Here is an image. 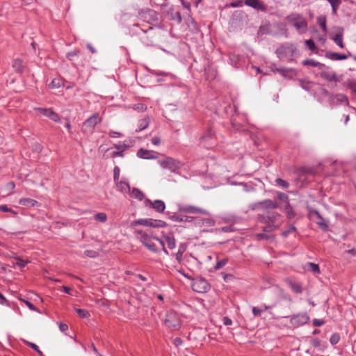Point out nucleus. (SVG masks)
<instances>
[{
  "instance_id": "nucleus-25",
  "label": "nucleus",
  "mask_w": 356,
  "mask_h": 356,
  "mask_svg": "<svg viewBox=\"0 0 356 356\" xmlns=\"http://www.w3.org/2000/svg\"><path fill=\"white\" fill-rule=\"evenodd\" d=\"M321 76L327 81L339 82L340 81L335 72L323 71L321 73Z\"/></svg>"
},
{
  "instance_id": "nucleus-54",
  "label": "nucleus",
  "mask_w": 356,
  "mask_h": 356,
  "mask_svg": "<svg viewBox=\"0 0 356 356\" xmlns=\"http://www.w3.org/2000/svg\"><path fill=\"white\" fill-rule=\"evenodd\" d=\"M336 98H337V101H339L340 102L348 103V98H347V97L345 95L338 94V95H336Z\"/></svg>"
},
{
  "instance_id": "nucleus-38",
  "label": "nucleus",
  "mask_w": 356,
  "mask_h": 356,
  "mask_svg": "<svg viewBox=\"0 0 356 356\" xmlns=\"http://www.w3.org/2000/svg\"><path fill=\"white\" fill-rule=\"evenodd\" d=\"M277 195L278 199L280 201H282L284 203H285V207H290V204H289V197H288L287 195H286L285 193H282V192H278Z\"/></svg>"
},
{
  "instance_id": "nucleus-49",
  "label": "nucleus",
  "mask_w": 356,
  "mask_h": 356,
  "mask_svg": "<svg viewBox=\"0 0 356 356\" xmlns=\"http://www.w3.org/2000/svg\"><path fill=\"white\" fill-rule=\"evenodd\" d=\"M296 231V228L293 225H291L287 229L282 232V236L284 237H286L289 234L295 232Z\"/></svg>"
},
{
  "instance_id": "nucleus-5",
  "label": "nucleus",
  "mask_w": 356,
  "mask_h": 356,
  "mask_svg": "<svg viewBox=\"0 0 356 356\" xmlns=\"http://www.w3.org/2000/svg\"><path fill=\"white\" fill-rule=\"evenodd\" d=\"M164 323L169 328L174 330L179 328L181 322L179 314L175 311L167 312Z\"/></svg>"
},
{
  "instance_id": "nucleus-8",
  "label": "nucleus",
  "mask_w": 356,
  "mask_h": 356,
  "mask_svg": "<svg viewBox=\"0 0 356 356\" xmlns=\"http://www.w3.org/2000/svg\"><path fill=\"white\" fill-rule=\"evenodd\" d=\"M100 122L99 115L95 113L83 123L81 130L84 133L92 132L95 127Z\"/></svg>"
},
{
  "instance_id": "nucleus-15",
  "label": "nucleus",
  "mask_w": 356,
  "mask_h": 356,
  "mask_svg": "<svg viewBox=\"0 0 356 356\" xmlns=\"http://www.w3.org/2000/svg\"><path fill=\"white\" fill-rule=\"evenodd\" d=\"M139 15L147 22L150 21H157L158 19L157 13L152 9L142 10L139 12Z\"/></svg>"
},
{
  "instance_id": "nucleus-58",
  "label": "nucleus",
  "mask_w": 356,
  "mask_h": 356,
  "mask_svg": "<svg viewBox=\"0 0 356 356\" xmlns=\"http://www.w3.org/2000/svg\"><path fill=\"white\" fill-rule=\"evenodd\" d=\"M78 53H79V51H77V50H74V51H72L68 52V53L67 54V55H66V57H67L69 60H72V58H73L74 56H76L78 54Z\"/></svg>"
},
{
  "instance_id": "nucleus-55",
  "label": "nucleus",
  "mask_w": 356,
  "mask_h": 356,
  "mask_svg": "<svg viewBox=\"0 0 356 356\" xmlns=\"http://www.w3.org/2000/svg\"><path fill=\"white\" fill-rule=\"evenodd\" d=\"M255 238H256V239L259 240V241L267 240V239H268L269 236L266 234H264V233H258V234H255Z\"/></svg>"
},
{
  "instance_id": "nucleus-28",
  "label": "nucleus",
  "mask_w": 356,
  "mask_h": 356,
  "mask_svg": "<svg viewBox=\"0 0 356 356\" xmlns=\"http://www.w3.org/2000/svg\"><path fill=\"white\" fill-rule=\"evenodd\" d=\"M19 203L21 205L29 207H38L39 205V203L33 199L31 198H21L19 200Z\"/></svg>"
},
{
  "instance_id": "nucleus-23",
  "label": "nucleus",
  "mask_w": 356,
  "mask_h": 356,
  "mask_svg": "<svg viewBox=\"0 0 356 356\" xmlns=\"http://www.w3.org/2000/svg\"><path fill=\"white\" fill-rule=\"evenodd\" d=\"M113 147L117 150L112 152L111 156L112 157H116V156L123 157L124 156V151L127 147V145L124 143L122 144V143H120L118 144L114 145Z\"/></svg>"
},
{
  "instance_id": "nucleus-12",
  "label": "nucleus",
  "mask_w": 356,
  "mask_h": 356,
  "mask_svg": "<svg viewBox=\"0 0 356 356\" xmlns=\"http://www.w3.org/2000/svg\"><path fill=\"white\" fill-rule=\"evenodd\" d=\"M34 110L38 111L40 114L49 118L54 122H58L60 120L59 115L56 113H55L51 108H35Z\"/></svg>"
},
{
  "instance_id": "nucleus-39",
  "label": "nucleus",
  "mask_w": 356,
  "mask_h": 356,
  "mask_svg": "<svg viewBox=\"0 0 356 356\" xmlns=\"http://www.w3.org/2000/svg\"><path fill=\"white\" fill-rule=\"evenodd\" d=\"M228 263V259L224 258L220 260L217 261L215 266H213L216 270H220L222 268L227 264Z\"/></svg>"
},
{
  "instance_id": "nucleus-51",
  "label": "nucleus",
  "mask_w": 356,
  "mask_h": 356,
  "mask_svg": "<svg viewBox=\"0 0 356 356\" xmlns=\"http://www.w3.org/2000/svg\"><path fill=\"white\" fill-rule=\"evenodd\" d=\"M305 43L310 50L314 51L316 49L315 43L312 40H307Z\"/></svg>"
},
{
  "instance_id": "nucleus-63",
  "label": "nucleus",
  "mask_w": 356,
  "mask_h": 356,
  "mask_svg": "<svg viewBox=\"0 0 356 356\" xmlns=\"http://www.w3.org/2000/svg\"><path fill=\"white\" fill-rule=\"evenodd\" d=\"M29 346L33 350H36L40 355L42 354V353L40 350L39 347L35 343H29Z\"/></svg>"
},
{
  "instance_id": "nucleus-60",
  "label": "nucleus",
  "mask_w": 356,
  "mask_h": 356,
  "mask_svg": "<svg viewBox=\"0 0 356 356\" xmlns=\"http://www.w3.org/2000/svg\"><path fill=\"white\" fill-rule=\"evenodd\" d=\"M122 134L118 131H111L109 132V136L111 138H119L121 137Z\"/></svg>"
},
{
  "instance_id": "nucleus-3",
  "label": "nucleus",
  "mask_w": 356,
  "mask_h": 356,
  "mask_svg": "<svg viewBox=\"0 0 356 356\" xmlns=\"http://www.w3.org/2000/svg\"><path fill=\"white\" fill-rule=\"evenodd\" d=\"M287 21L291 23L299 32H305L307 22L304 17L298 13H292L286 17Z\"/></svg>"
},
{
  "instance_id": "nucleus-21",
  "label": "nucleus",
  "mask_w": 356,
  "mask_h": 356,
  "mask_svg": "<svg viewBox=\"0 0 356 356\" xmlns=\"http://www.w3.org/2000/svg\"><path fill=\"white\" fill-rule=\"evenodd\" d=\"M311 213H314L316 217V223L324 231H327L328 229V225L324 220V218L321 216L320 213L317 211H313Z\"/></svg>"
},
{
  "instance_id": "nucleus-62",
  "label": "nucleus",
  "mask_w": 356,
  "mask_h": 356,
  "mask_svg": "<svg viewBox=\"0 0 356 356\" xmlns=\"http://www.w3.org/2000/svg\"><path fill=\"white\" fill-rule=\"evenodd\" d=\"M151 142L154 145H159L161 143V139L158 136H154L152 138Z\"/></svg>"
},
{
  "instance_id": "nucleus-47",
  "label": "nucleus",
  "mask_w": 356,
  "mask_h": 356,
  "mask_svg": "<svg viewBox=\"0 0 356 356\" xmlns=\"http://www.w3.org/2000/svg\"><path fill=\"white\" fill-rule=\"evenodd\" d=\"M120 169L118 166H115L113 169V179H114V181L115 183V182H118L120 179Z\"/></svg>"
},
{
  "instance_id": "nucleus-20",
  "label": "nucleus",
  "mask_w": 356,
  "mask_h": 356,
  "mask_svg": "<svg viewBox=\"0 0 356 356\" xmlns=\"http://www.w3.org/2000/svg\"><path fill=\"white\" fill-rule=\"evenodd\" d=\"M275 306V304H273V305H266L265 304L261 305L260 307H252V314L254 316H259L262 312L267 311L268 309H272Z\"/></svg>"
},
{
  "instance_id": "nucleus-7",
  "label": "nucleus",
  "mask_w": 356,
  "mask_h": 356,
  "mask_svg": "<svg viewBox=\"0 0 356 356\" xmlns=\"http://www.w3.org/2000/svg\"><path fill=\"white\" fill-rule=\"evenodd\" d=\"M137 225H143L151 227H163L165 225V222L162 220H154L151 218H144L134 220L131 223V227H132Z\"/></svg>"
},
{
  "instance_id": "nucleus-32",
  "label": "nucleus",
  "mask_w": 356,
  "mask_h": 356,
  "mask_svg": "<svg viewBox=\"0 0 356 356\" xmlns=\"http://www.w3.org/2000/svg\"><path fill=\"white\" fill-rule=\"evenodd\" d=\"M289 286L295 293L300 294L302 292V288L299 282L291 281Z\"/></svg>"
},
{
  "instance_id": "nucleus-16",
  "label": "nucleus",
  "mask_w": 356,
  "mask_h": 356,
  "mask_svg": "<svg viewBox=\"0 0 356 356\" xmlns=\"http://www.w3.org/2000/svg\"><path fill=\"white\" fill-rule=\"evenodd\" d=\"M278 204L276 202L267 199L254 204V209L261 208L262 209H276Z\"/></svg>"
},
{
  "instance_id": "nucleus-44",
  "label": "nucleus",
  "mask_w": 356,
  "mask_h": 356,
  "mask_svg": "<svg viewBox=\"0 0 356 356\" xmlns=\"http://www.w3.org/2000/svg\"><path fill=\"white\" fill-rule=\"evenodd\" d=\"M339 340H340L339 334L337 333H334V334H332V336L330 339V342L332 345H336L337 343H339Z\"/></svg>"
},
{
  "instance_id": "nucleus-35",
  "label": "nucleus",
  "mask_w": 356,
  "mask_h": 356,
  "mask_svg": "<svg viewBox=\"0 0 356 356\" xmlns=\"http://www.w3.org/2000/svg\"><path fill=\"white\" fill-rule=\"evenodd\" d=\"M149 125V120L147 118H143L138 121V129L136 131H141L145 129Z\"/></svg>"
},
{
  "instance_id": "nucleus-18",
  "label": "nucleus",
  "mask_w": 356,
  "mask_h": 356,
  "mask_svg": "<svg viewBox=\"0 0 356 356\" xmlns=\"http://www.w3.org/2000/svg\"><path fill=\"white\" fill-rule=\"evenodd\" d=\"M213 140V134L211 131H208L200 138L201 144L206 148H210L213 145L212 143H210V140Z\"/></svg>"
},
{
  "instance_id": "nucleus-13",
  "label": "nucleus",
  "mask_w": 356,
  "mask_h": 356,
  "mask_svg": "<svg viewBox=\"0 0 356 356\" xmlns=\"http://www.w3.org/2000/svg\"><path fill=\"white\" fill-rule=\"evenodd\" d=\"M145 206L154 209L156 211L159 213H163L165 209V204L164 202L159 200H156L152 202L150 200L147 199L145 201Z\"/></svg>"
},
{
  "instance_id": "nucleus-17",
  "label": "nucleus",
  "mask_w": 356,
  "mask_h": 356,
  "mask_svg": "<svg viewBox=\"0 0 356 356\" xmlns=\"http://www.w3.org/2000/svg\"><path fill=\"white\" fill-rule=\"evenodd\" d=\"M137 156L143 159H155L157 158L154 152L143 148L138 149L137 152Z\"/></svg>"
},
{
  "instance_id": "nucleus-10",
  "label": "nucleus",
  "mask_w": 356,
  "mask_h": 356,
  "mask_svg": "<svg viewBox=\"0 0 356 356\" xmlns=\"http://www.w3.org/2000/svg\"><path fill=\"white\" fill-rule=\"evenodd\" d=\"M310 318L306 313L298 314L291 318V323L295 327H299L307 323Z\"/></svg>"
},
{
  "instance_id": "nucleus-31",
  "label": "nucleus",
  "mask_w": 356,
  "mask_h": 356,
  "mask_svg": "<svg viewBox=\"0 0 356 356\" xmlns=\"http://www.w3.org/2000/svg\"><path fill=\"white\" fill-rule=\"evenodd\" d=\"M129 193L131 197L137 199L140 201L143 200L145 197L144 193L136 188H134L131 191L130 190Z\"/></svg>"
},
{
  "instance_id": "nucleus-59",
  "label": "nucleus",
  "mask_w": 356,
  "mask_h": 356,
  "mask_svg": "<svg viewBox=\"0 0 356 356\" xmlns=\"http://www.w3.org/2000/svg\"><path fill=\"white\" fill-rule=\"evenodd\" d=\"M285 209L286 210V214L289 218H293L295 216L293 211L292 210L291 206L289 207H285Z\"/></svg>"
},
{
  "instance_id": "nucleus-43",
  "label": "nucleus",
  "mask_w": 356,
  "mask_h": 356,
  "mask_svg": "<svg viewBox=\"0 0 356 356\" xmlns=\"http://www.w3.org/2000/svg\"><path fill=\"white\" fill-rule=\"evenodd\" d=\"M84 254L90 258H96L99 256V253L97 251L92 250H87L84 252Z\"/></svg>"
},
{
  "instance_id": "nucleus-52",
  "label": "nucleus",
  "mask_w": 356,
  "mask_h": 356,
  "mask_svg": "<svg viewBox=\"0 0 356 356\" xmlns=\"http://www.w3.org/2000/svg\"><path fill=\"white\" fill-rule=\"evenodd\" d=\"M61 86L60 81L59 80H53L49 85V87L51 88H58Z\"/></svg>"
},
{
  "instance_id": "nucleus-48",
  "label": "nucleus",
  "mask_w": 356,
  "mask_h": 356,
  "mask_svg": "<svg viewBox=\"0 0 356 356\" xmlns=\"http://www.w3.org/2000/svg\"><path fill=\"white\" fill-rule=\"evenodd\" d=\"M171 18L172 19L176 21L178 24L181 22V13L179 12H175V13L171 14Z\"/></svg>"
},
{
  "instance_id": "nucleus-19",
  "label": "nucleus",
  "mask_w": 356,
  "mask_h": 356,
  "mask_svg": "<svg viewBox=\"0 0 356 356\" xmlns=\"http://www.w3.org/2000/svg\"><path fill=\"white\" fill-rule=\"evenodd\" d=\"M194 224L201 227L202 225L213 226L215 223L214 220L210 218H199L193 217Z\"/></svg>"
},
{
  "instance_id": "nucleus-11",
  "label": "nucleus",
  "mask_w": 356,
  "mask_h": 356,
  "mask_svg": "<svg viewBox=\"0 0 356 356\" xmlns=\"http://www.w3.org/2000/svg\"><path fill=\"white\" fill-rule=\"evenodd\" d=\"M273 72H277L280 74L283 77L286 79H293L297 76V72L294 68L287 67H275L273 70Z\"/></svg>"
},
{
  "instance_id": "nucleus-30",
  "label": "nucleus",
  "mask_w": 356,
  "mask_h": 356,
  "mask_svg": "<svg viewBox=\"0 0 356 356\" xmlns=\"http://www.w3.org/2000/svg\"><path fill=\"white\" fill-rule=\"evenodd\" d=\"M13 67L17 73H22L24 72V67L23 65V61L20 58H15L13 60Z\"/></svg>"
},
{
  "instance_id": "nucleus-33",
  "label": "nucleus",
  "mask_w": 356,
  "mask_h": 356,
  "mask_svg": "<svg viewBox=\"0 0 356 356\" xmlns=\"http://www.w3.org/2000/svg\"><path fill=\"white\" fill-rule=\"evenodd\" d=\"M302 64L304 65H310V66H312V67H319V68H322L323 67H325V65L324 64H322L319 62H317L314 60H312V59H307V60H305L302 62Z\"/></svg>"
},
{
  "instance_id": "nucleus-6",
  "label": "nucleus",
  "mask_w": 356,
  "mask_h": 356,
  "mask_svg": "<svg viewBox=\"0 0 356 356\" xmlns=\"http://www.w3.org/2000/svg\"><path fill=\"white\" fill-rule=\"evenodd\" d=\"M191 287L197 293H206L209 290L210 284L204 278L197 277L192 280Z\"/></svg>"
},
{
  "instance_id": "nucleus-2",
  "label": "nucleus",
  "mask_w": 356,
  "mask_h": 356,
  "mask_svg": "<svg viewBox=\"0 0 356 356\" xmlns=\"http://www.w3.org/2000/svg\"><path fill=\"white\" fill-rule=\"evenodd\" d=\"M296 51V48L293 44L286 43L277 48L276 54L279 58L286 59L289 62H292Z\"/></svg>"
},
{
  "instance_id": "nucleus-24",
  "label": "nucleus",
  "mask_w": 356,
  "mask_h": 356,
  "mask_svg": "<svg viewBox=\"0 0 356 356\" xmlns=\"http://www.w3.org/2000/svg\"><path fill=\"white\" fill-rule=\"evenodd\" d=\"M134 234L142 243H144L146 241L149 240V238L152 236L149 233L141 229H136L134 231Z\"/></svg>"
},
{
  "instance_id": "nucleus-61",
  "label": "nucleus",
  "mask_w": 356,
  "mask_h": 356,
  "mask_svg": "<svg viewBox=\"0 0 356 356\" xmlns=\"http://www.w3.org/2000/svg\"><path fill=\"white\" fill-rule=\"evenodd\" d=\"M0 304L9 306L8 301L6 299V298L3 296V295L1 292H0Z\"/></svg>"
},
{
  "instance_id": "nucleus-29",
  "label": "nucleus",
  "mask_w": 356,
  "mask_h": 356,
  "mask_svg": "<svg viewBox=\"0 0 356 356\" xmlns=\"http://www.w3.org/2000/svg\"><path fill=\"white\" fill-rule=\"evenodd\" d=\"M169 249L172 250L176 247V241L172 234H168L163 236Z\"/></svg>"
},
{
  "instance_id": "nucleus-9",
  "label": "nucleus",
  "mask_w": 356,
  "mask_h": 356,
  "mask_svg": "<svg viewBox=\"0 0 356 356\" xmlns=\"http://www.w3.org/2000/svg\"><path fill=\"white\" fill-rule=\"evenodd\" d=\"M179 211L191 214H202L205 216H209V214L207 210L191 205H179Z\"/></svg>"
},
{
  "instance_id": "nucleus-14",
  "label": "nucleus",
  "mask_w": 356,
  "mask_h": 356,
  "mask_svg": "<svg viewBox=\"0 0 356 356\" xmlns=\"http://www.w3.org/2000/svg\"><path fill=\"white\" fill-rule=\"evenodd\" d=\"M244 4L257 11L266 12L267 7L261 0H244Z\"/></svg>"
},
{
  "instance_id": "nucleus-41",
  "label": "nucleus",
  "mask_w": 356,
  "mask_h": 356,
  "mask_svg": "<svg viewBox=\"0 0 356 356\" xmlns=\"http://www.w3.org/2000/svg\"><path fill=\"white\" fill-rule=\"evenodd\" d=\"M95 220L100 222H105L107 220V216L105 213H97L94 216Z\"/></svg>"
},
{
  "instance_id": "nucleus-4",
  "label": "nucleus",
  "mask_w": 356,
  "mask_h": 356,
  "mask_svg": "<svg viewBox=\"0 0 356 356\" xmlns=\"http://www.w3.org/2000/svg\"><path fill=\"white\" fill-rule=\"evenodd\" d=\"M159 163L162 168L169 170L173 173L181 168L184 165L181 161L169 156L159 160Z\"/></svg>"
},
{
  "instance_id": "nucleus-40",
  "label": "nucleus",
  "mask_w": 356,
  "mask_h": 356,
  "mask_svg": "<svg viewBox=\"0 0 356 356\" xmlns=\"http://www.w3.org/2000/svg\"><path fill=\"white\" fill-rule=\"evenodd\" d=\"M317 22L319 26L322 28L323 31L326 33L327 26H326V17L325 16H320L317 18Z\"/></svg>"
},
{
  "instance_id": "nucleus-57",
  "label": "nucleus",
  "mask_w": 356,
  "mask_h": 356,
  "mask_svg": "<svg viewBox=\"0 0 356 356\" xmlns=\"http://www.w3.org/2000/svg\"><path fill=\"white\" fill-rule=\"evenodd\" d=\"M313 325L316 327L322 326L325 324V321L322 319L315 318L313 320Z\"/></svg>"
},
{
  "instance_id": "nucleus-26",
  "label": "nucleus",
  "mask_w": 356,
  "mask_h": 356,
  "mask_svg": "<svg viewBox=\"0 0 356 356\" xmlns=\"http://www.w3.org/2000/svg\"><path fill=\"white\" fill-rule=\"evenodd\" d=\"M325 56L332 60H342L348 58V56L345 54L339 53L328 51L326 53Z\"/></svg>"
},
{
  "instance_id": "nucleus-46",
  "label": "nucleus",
  "mask_w": 356,
  "mask_h": 356,
  "mask_svg": "<svg viewBox=\"0 0 356 356\" xmlns=\"http://www.w3.org/2000/svg\"><path fill=\"white\" fill-rule=\"evenodd\" d=\"M76 312L79 315V316L83 318H86L90 316L89 312L85 309H76Z\"/></svg>"
},
{
  "instance_id": "nucleus-56",
  "label": "nucleus",
  "mask_w": 356,
  "mask_h": 356,
  "mask_svg": "<svg viewBox=\"0 0 356 356\" xmlns=\"http://www.w3.org/2000/svg\"><path fill=\"white\" fill-rule=\"evenodd\" d=\"M59 330L60 332L63 333H66V332L68 330V325L63 323H58Z\"/></svg>"
},
{
  "instance_id": "nucleus-50",
  "label": "nucleus",
  "mask_w": 356,
  "mask_h": 356,
  "mask_svg": "<svg viewBox=\"0 0 356 356\" xmlns=\"http://www.w3.org/2000/svg\"><path fill=\"white\" fill-rule=\"evenodd\" d=\"M19 300L24 302L26 304V305L29 308V309L35 312H38V309L31 302L25 300L22 298H19Z\"/></svg>"
},
{
  "instance_id": "nucleus-34",
  "label": "nucleus",
  "mask_w": 356,
  "mask_h": 356,
  "mask_svg": "<svg viewBox=\"0 0 356 356\" xmlns=\"http://www.w3.org/2000/svg\"><path fill=\"white\" fill-rule=\"evenodd\" d=\"M154 236H152L149 238V240L146 241L144 243H143L148 250L153 252H156L157 251V248L155 244L152 241L154 239Z\"/></svg>"
},
{
  "instance_id": "nucleus-53",
  "label": "nucleus",
  "mask_w": 356,
  "mask_h": 356,
  "mask_svg": "<svg viewBox=\"0 0 356 356\" xmlns=\"http://www.w3.org/2000/svg\"><path fill=\"white\" fill-rule=\"evenodd\" d=\"M26 264H27V262L25 261L24 260H23L22 259L19 258V257L16 258L15 265L19 266L20 268H24Z\"/></svg>"
},
{
  "instance_id": "nucleus-27",
  "label": "nucleus",
  "mask_w": 356,
  "mask_h": 356,
  "mask_svg": "<svg viewBox=\"0 0 356 356\" xmlns=\"http://www.w3.org/2000/svg\"><path fill=\"white\" fill-rule=\"evenodd\" d=\"M115 184L119 191L123 193H128L130 192L131 188L129 183L124 181H118V182H115Z\"/></svg>"
},
{
  "instance_id": "nucleus-45",
  "label": "nucleus",
  "mask_w": 356,
  "mask_h": 356,
  "mask_svg": "<svg viewBox=\"0 0 356 356\" xmlns=\"http://www.w3.org/2000/svg\"><path fill=\"white\" fill-rule=\"evenodd\" d=\"M184 251H185L184 245L181 243V244H180V245L179 247V250L176 254V258L177 260L179 261L181 259L182 255H183V253Z\"/></svg>"
},
{
  "instance_id": "nucleus-64",
  "label": "nucleus",
  "mask_w": 356,
  "mask_h": 356,
  "mask_svg": "<svg viewBox=\"0 0 356 356\" xmlns=\"http://www.w3.org/2000/svg\"><path fill=\"white\" fill-rule=\"evenodd\" d=\"M0 211H3V212H13V213H15L14 211H12L11 209L8 208L5 204L0 206Z\"/></svg>"
},
{
  "instance_id": "nucleus-1",
  "label": "nucleus",
  "mask_w": 356,
  "mask_h": 356,
  "mask_svg": "<svg viewBox=\"0 0 356 356\" xmlns=\"http://www.w3.org/2000/svg\"><path fill=\"white\" fill-rule=\"evenodd\" d=\"M280 215L275 211H269L267 215H259V221L266 224L262 228L265 232H272L280 226L279 219Z\"/></svg>"
},
{
  "instance_id": "nucleus-22",
  "label": "nucleus",
  "mask_w": 356,
  "mask_h": 356,
  "mask_svg": "<svg viewBox=\"0 0 356 356\" xmlns=\"http://www.w3.org/2000/svg\"><path fill=\"white\" fill-rule=\"evenodd\" d=\"M170 218L175 222H192L193 221V217L186 216L184 214H176L170 216Z\"/></svg>"
},
{
  "instance_id": "nucleus-37",
  "label": "nucleus",
  "mask_w": 356,
  "mask_h": 356,
  "mask_svg": "<svg viewBox=\"0 0 356 356\" xmlns=\"http://www.w3.org/2000/svg\"><path fill=\"white\" fill-rule=\"evenodd\" d=\"M307 266L309 267L307 268L308 270L314 273V274H318L320 273V268L318 264H316L314 263L308 262L307 264Z\"/></svg>"
},
{
  "instance_id": "nucleus-42",
  "label": "nucleus",
  "mask_w": 356,
  "mask_h": 356,
  "mask_svg": "<svg viewBox=\"0 0 356 356\" xmlns=\"http://www.w3.org/2000/svg\"><path fill=\"white\" fill-rule=\"evenodd\" d=\"M275 181L277 185L283 188H287L289 186V184L281 178H277Z\"/></svg>"
},
{
  "instance_id": "nucleus-36",
  "label": "nucleus",
  "mask_w": 356,
  "mask_h": 356,
  "mask_svg": "<svg viewBox=\"0 0 356 356\" xmlns=\"http://www.w3.org/2000/svg\"><path fill=\"white\" fill-rule=\"evenodd\" d=\"M332 40L341 48H343L344 46H343V33L342 32L337 33L334 37H332Z\"/></svg>"
}]
</instances>
